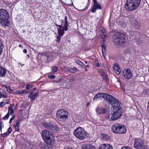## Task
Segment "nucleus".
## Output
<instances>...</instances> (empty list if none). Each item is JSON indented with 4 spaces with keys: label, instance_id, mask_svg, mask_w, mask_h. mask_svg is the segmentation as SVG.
<instances>
[{
    "label": "nucleus",
    "instance_id": "obj_23",
    "mask_svg": "<svg viewBox=\"0 0 149 149\" xmlns=\"http://www.w3.org/2000/svg\"><path fill=\"white\" fill-rule=\"evenodd\" d=\"M15 108V107L14 105L9 107L8 108V113L11 115H13V114L14 113V109Z\"/></svg>",
    "mask_w": 149,
    "mask_h": 149
},
{
    "label": "nucleus",
    "instance_id": "obj_20",
    "mask_svg": "<svg viewBox=\"0 0 149 149\" xmlns=\"http://www.w3.org/2000/svg\"><path fill=\"white\" fill-rule=\"evenodd\" d=\"M82 149H96L95 146L90 144H85L82 146Z\"/></svg>",
    "mask_w": 149,
    "mask_h": 149
},
{
    "label": "nucleus",
    "instance_id": "obj_9",
    "mask_svg": "<svg viewBox=\"0 0 149 149\" xmlns=\"http://www.w3.org/2000/svg\"><path fill=\"white\" fill-rule=\"evenodd\" d=\"M122 116L121 113L113 112V113L108 114L106 116V119L109 121L115 120L119 118Z\"/></svg>",
    "mask_w": 149,
    "mask_h": 149
},
{
    "label": "nucleus",
    "instance_id": "obj_1",
    "mask_svg": "<svg viewBox=\"0 0 149 149\" xmlns=\"http://www.w3.org/2000/svg\"><path fill=\"white\" fill-rule=\"evenodd\" d=\"M141 1V0H127L125 5V8L128 11L134 10L139 6Z\"/></svg>",
    "mask_w": 149,
    "mask_h": 149
},
{
    "label": "nucleus",
    "instance_id": "obj_39",
    "mask_svg": "<svg viewBox=\"0 0 149 149\" xmlns=\"http://www.w3.org/2000/svg\"><path fill=\"white\" fill-rule=\"evenodd\" d=\"M58 34V36L57 37V39L56 40V41L58 42H59L61 40V36H63L60 35L59 34Z\"/></svg>",
    "mask_w": 149,
    "mask_h": 149
},
{
    "label": "nucleus",
    "instance_id": "obj_54",
    "mask_svg": "<svg viewBox=\"0 0 149 149\" xmlns=\"http://www.w3.org/2000/svg\"><path fill=\"white\" fill-rule=\"evenodd\" d=\"M23 52L24 53H26L27 52V51L26 49H24L23 50Z\"/></svg>",
    "mask_w": 149,
    "mask_h": 149
},
{
    "label": "nucleus",
    "instance_id": "obj_62",
    "mask_svg": "<svg viewBox=\"0 0 149 149\" xmlns=\"http://www.w3.org/2000/svg\"><path fill=\"white\" fill-rule=\"evenodd\" d=\"M21 45H19V47H21Z\"/></svg>",
    "mask_w": 149,
    "mask_h": 149
},
{
    "label": "nucleus",
    "instance_id": "obj_11",
    "mask_svg": "<svg viewBox=\"0 0 149 149\" xmlns=\"http://www.w3.org/2000/svg\"><path fill=\"white\" fill-rule=\"evenodd\" d=\"M43 125L46 128L53 132H56L58 129L57 126L53 125L49 123L44 122L43 123Z\"/></svg>",
    "mask_w": 149,
    "mask_h": 149
},
{
    "label": "nucleus",
    "instance_id": "obj_48",
    "mask_svg": "<svg viewBox=\"0 0 149 149\" xmlns=\"http://www.w3.org/2000/svg\"><path fill=\"white\" fill-rule=\"evenodd\" d=\"M32 87V86H30L29 84H27L26 85V89H29L31 87Z\"/></svg>",
    "mask_w": 149,
    "mask_h": 149
},
{
    "label": "nucleus",
    "instance_id": "obj_22",
    "mask_svg": "<svg viewBox=\"0 0 149 149\" xmlns=\"http://www.w3.org/2000/svg\"><path fill=\"white\" fill-rule=\"evenodd\" d=\"M96 111L99 114H103L106 113L107 112V110L105 109L102 108H99L98 107L96 110Z\"/></svg>",
    "mask_w": 149,
    "mask_h": 149
},
{
    "label": "nucleus",
    "instance_id": "obj_61",
    "mask_svg": "<svg viewBox=\"0 0 149 149\" xmlns=\"http://www.w3.org/2000/svg\"><path fill=\"white\" fill-rule=\"evenodd\" d=\"M85 63L86 64H87V61H85Z\"/></svg>",
    "mask_w": 149,
    "mask_h": 149
},
{
    "label": "nucleus",
    "instance_id": "obj_27",
    "mask_svg": "<svg viewBox=\"0 0 149 149\" xmlns=\"http://www.w3.org/2000/svg\"><path fill=\"white\" fill-rule=\"evenodd\" d=\"M12 131V130L11 128L9 127L8 129V131L6 133L2 134L1 135L2 137H5L8 135Z\"/></svg>",
    "mask_w": 149,
    "mask_h": 149
},
{
    "label": "nucleus",
    "instance_id": "obj_34",
    "mask_svg": "<svg viewBox=\"0 0 149 149\" xmlns=\"http://www.w3.org/2000/svg\"><path fill=\"white\" fill-rule=\"evenodd\" d=\"M134 25L135 26V28L136 29L139 28L140 26L139 24L136 21L134 22Z\"/></svg>",
    "mask_w": 149,
    "mask_h": 149
},
{
    "label": "nucleus",
    "instance_id": "obj_33",
    "mask_svg": "<svg viewBox=\"0 0 149 149\" xmlns=\"http://www.w3.org/2000/svg\"><path fill=\"white\" fill-rule=\"evenodd\" d=\"M3 45L1 40H0V55L3 52Z\"/></svg>",
    "mask_w": 149,
    "mask_h": 149
},
{
    "label": "nucleus",
    "instance_id": "obj_3",
    "mask_svg": "<svg viewBox=\"0 0 149 149\" xmlns=\"http://www.w3.org/2000/svg\"><path fill=\"white\" fill-rule=\"evenodd\" d=\"M111 131L114 133L118 134H125L126 128L125 125L118 123L113 125L111 128Z\"/></svg>",
    "mask_w": 149,
    "mask_h": 149
},
{
    "label": "nucleus",
    "instance_id": "obj_55",
    "mask_svg": "<svg viewBox=\"0 0 149 149\" xmlns=\"http://www.w3.org/2000/svg\"><path fill=\"white\" fill-rule=\"evenodd\" d=\"M105 52H102L103 56L104 57V58H105Z\"/></svg>",
    "mask_w": 149,
    "mask_h": 149
},
{
    "label": "nucleus",
    "instance_id": "obj_38",
    "mask_svg": "<svg viewBox=\"0 0 149 149\" xmlns=\"http://www.w3.org/2000/svg\"><path fill=\"white\" fill-rule=\"evenodd\" d=\"M6 88L8 91L10 93H12L13 92V91L11 89L10 86L6 87Z\"/></svg>",
    "mask_w": 149,
    "mask_h": 149
},
{
    "label": "nucleus",
    "instance_id": "obj_43",
    "mask_svg": "<svg viewBox=\"0 0 149 149\" xmlns=\"http://www.w3.org/2000/svg\"><path fill=\"white\" fill-rule=\"evenodd\" d=\"M94 64L97 67H99L100 66V65L97 61H95L94 62Z\"/></svg>",
    "mask_w": 149,
    "mask_h": 149
},
{
    "label": "nucleus",
    "instance_id": "obj_16",
    "mask_svg": "<svg viewBox=\"0 0 149 149\" xmlns=\"http://www.w3.org/2000/svg\"><path fill=\"white\" fill-rule=\"evenodd\" d=\"M39 94L38 92H36L34 94L33 92L31 91L28 96V97L30 98L31 100H35L36 99V98L39 96Z\"/></svg>",
    "mask_w": 149,
    "mask_h": 149
},
{
    "label": "nucleus",
    "instance_id": "obj_46",
    "mask_svg": "<svg viewBox=\"0 0 149 149\" xmlns=\"http://www.w3.org/2000/svg\"><path fill=\"white\" fill-rule=\"evenodd\" d=\"M15 93L17 94H19V95H21V91H20L19 90H17L16 91Z\"/></svg>",
    "mask_w": 149,
    "mask_h": 149
},
{
    "label": "nucleus",
    "instance_id": "obj_47",
    "mask_svg": "<svg viewBox=\"0 0 149 149\" xmlns=\"http://www.w3.org/2000/svg\"><path fill=\"white\" fill-rule=\"evenodd\" d=\"M107 35V33L105 32H104L103 35L102 36V38H105Z\"/></svg>",
    "mask_w": 149,
    "mask_h": 149
},
{
    "label": "nucleus",
    "instance_id": "obj_42",
    "mask_svg": "<svg viewBox=\"0 0 149 149\" xmlns=\"http://www.w3.org/2000/svg\"><path fill=\"white\" fill-rule=\"evenodd\" d=\"M48 77L49 78L52 79H54L56 77L55 76L53 75H48Z\"/></svg>",
    "mask_w": 149,
    "mask_h": 149
},
{
    "label": "nucleus",
    "instance_id": "obj_14",
    "mask_svg": "<svg viewBox=\"0 0 149 149\" xmlns=\"http://www.w3.org/2000/svg\"><path fill=\"white\" fill-rule=\"evenodd\" d=\"M94 5L93 8L91 10L92 13H95L97 9H102L101 5L96 0H93Z\"/></svg>",
    "mask_w": 149,
    "mask_h": 149
},
{
    "label": "nucleus",
    "instance_id": "obj_60",
    "mask_svg": "<svg viewBox=\"0 0 149 149\" xmlns=\"http://www.w3.org/2000/svg\"><path fill=\"white\" fill-rule=\"evenodd\" d=\"M12 121L11 120H10V121H9V123L10 124L12 122Z\"/></svg>",
    "mask_w": 149,
    "mask_h": 149
},
{
    "label": "nucleus",
    "instance_id": "obj_29",
    "mask_svg": "<svg viewBox=\"0 0 149 149\" xmlns=\"http://www.w3.org/2000/svg\"><path fill=\"white\" fill-rule=\"evenodd\" d=\"M101 136L102 138L103 139L107 140L109 139L108 136L106 134H102Z\"/></svg>",
    "mask_w": 149,
    "mask_h": 149
},
{
    "label": "nucleus",
    "instance_id": "obj_13",
    "mask_svg": "<svg viewBox=\"0 0 149 149\" xmlns=\"http://www.w3.org/2000/svg\"><path fill=\"white\" fill-rule=\"evenodd\" d=\"M105 100L108 101V104L111 105H113L115 102H117V100L113 96L109 95L107 94Z\"/></svg>",
    "mask_w": 149,
    "mask_h": 149
},
{
    "label": "nucleus",
    "instance_id": "obj_35",
    "mask_svg": "<svg viewBox=\"0 0 149 149\" xmlns=\"http://www.w3.org/2000/svg\"><path fill=\"white\" fill-rule=\"evenodd\" d=\"M68 79L66 78H62V84L63 86H64V84L67 83L68 81Z\"/></svg>",
    "mask_w": 149,
    "mask_h": 149
},
{
    "label": "nucleus",
    "instance_id": "obj_64",
    "mask_svg": "<svg viewBox=\"0 0 149 149\" xmlns=\"http://www.w3.org/2000/svg\"><path fill=\"white\" fill-rule=\"evenodd\" d=\"M36 88H34V90H36Z\"/></svg>",
    "mask_w": 149,
    "mask_h": 149
},
{
    "label": "nucleus",
    "instance_id": "obj_18",
    "mask_svg": "<svg viewBox=\"0 0 149 149\" xmlns=\"http://www.w3.org/2000/svg\"><path fill=\"white\" fill-rule=\"evenodd\" d=\"M74 80V79L72 78L68 79L67 83L66 85V88L68 89L71 88L72 84Z\"/></svg>",
    "mask_w": 149,
    "mask_h": 149
},
{
    "label": "nucleus",
    "instance_id": "obj_26",
    "mask_svg": "<svg viewBox=\"0 0 149 149\" xmlns=\"http://www.w3.org/2000/svg\"><path fill=\"white\" fill-rule=\"evenodd\" d=\"M113 110L116 111H117V112H120L122 113L121 108L120 106H113Z\"/></svg>",
    "mask_w": 149,
    "mask_h": 149
},
{
    "label": "nucleus",
    "instance_id": "obj_37",
    "mask_svg": "<svg viewBox=\"0 0 149 149\" xmlns=\"http://www.w3.org/2000/svg\"><path fill=\"white\" fill-rule=\"evenodd\" d=\"M9 114L8 113H7L6 115L2 119L3 120H5L6 119H8L9 117Z\"/></svg>",
    "mask_w": 149,
    "mask_h": 149
},
{
    "label": "nucleus",
    "instance_id": "obj_21",
    "mask_svg": "<svg viewBox=\"0 0 149 149\" xmlns=\"http://www.w3.org/2000/svg\"><path fill=\"white\" fill-rule=\"evenodd\" d=\"M54 142H52L51 143H47V144L44 145L41 147L42 149H53V147L52 146Z\"/></svg>",
    "mask_w": 149,
    "mask_h": 149
},
{
    "label": "nucleus",
    "instance_id": "obj_52",
    "mask_svg": "<svg viewBox=\"0 0 149 149\" xmlns=\"http://www.w3.org/2000/svg\"><path fill=\"white\" fill-rule=\"evenodd\" d=\"M89 67V65H86L85 68V71H87V68H88Z\"/></svg>",
    "mask_w": 149,
    "mask_h": 149
},
{
    "label": "nucleus",
    "instance_id": "obj_8",
    "mask_svg": "<svg viewBox=\"0 0 149 149\" xmlns=\"http://www.w3.org/2000/svg\"><path fill=\"white\" fill-rule=\"evenodd\" d=\"M68 111L64 109L58 110L56 113V116L58 119L60 121H65L68 117Z\"/></svg>",
    "mask_w": 149,
    "mask_h": 149
},
{
    "label": "nucleus",
    "instance_id": "obj_24",
    "mask_svg": "<svg viewBox=\"0 0 149 149\" xmlns=\"http://www.w3.org/2000/svg\"><path fill=\"white\" fill-rule=\"evenodd\" d=\"M6 73V71L5 69L0 66V77L5 76Z\"/></svg>",
    "mask_w": 149,
    "mask_h": 149
},
{
    "label": "nucleus",
    "instance_id": "obj_58",
    "mask_svg": "<svg viewBox=\"0 0 149 149\" xmlns=\"http://www.w3.org/2000/svg\"><path fill=\"white\" fill-rule=\"evenodd\" d=\"M102 65L104 67H105V68L106 67V65H105V64H104V63H103Z\"/></svg>",
    "mask_w": 149,
    "mask_h": 149
},
{
    "label": "nucleus",
    "instance_id": "obj_36",
    "mask_svg": "<svg viewBox=\"0 0 149 149\" xmlns=\"http://www.w3.org/2000/svg\"><path fill=\"white\" fill-rule=\"evenodd\" d=\"M102 52H105L106 47L105 45L103 44L101 45Z\"/></svg>",
    "mask_w": 149,
    "mask_h": 149
},
{
    "label": "nucleus",
    "instance_id": "obj_6",
    "mask_svg": "<svg viewBox=\"0 0 149 149\" xmlns=\"http://www.w3.org/2000/svg\"><path fill=\"white\" fill-rule=\"evenodd\" d=\"M42 136L46 143H51L54 141V138L52 133L47 130H44L42 132Z\"/></svg>",
    "mask_w": 149,
    "mask_h": 149
},
{
    "label": "nucleus",
    "instance_id": "obj_25",
    "mask_svg": "<svg viewBox=\"0 0 149 149\" xmlns=\"http://www.w3.org/2000/svg\"><path fill=\"white\" fill-rule=\"evenodd\" d=\"M20 121L19 120H16L15 122V125L14 126L15 129L16 131H19V129Z\"/></svg>",
    "mask_w": 149,
    "mask_h": 149
},
{
    "label": "nucleus",
    "instance_id": "obj_56",
    "mask_svg": "<svg viewBox=\"0 0 149 149\" xmlns=\"http://www.w3.org/2000/svg\"><path fill=\"white\" fill-rule=\"evenodd\" d=\"M64 149H72V148H68V147H65L64 148Z\"/></svg>",
    "mask_w": 149,
    "mask_h": 149
},
{
    "label": "nucleus",
    "instance_id": "obj_31",
    "mask_svg": "<svg viewBox=\"0 0 149 149\" xmlns=\"http://www.w3.org/2000/svg\"><path fill=\"white\" fill-rule=\"evenodd\" d=\"M69 72L70 73H75L77 71V68L75 67L73 68H70Z\"/></svg>",
    "mask_w": 149,
    "mask_h": 149
},
{
    "label": "nucleus",
    "instance_id": "obj_28",
    "mask_svg": "<svg viewBox=\"0 0 149 149\" xmlns=\"http://www.w3.org/2000/svg\"><path fill=\"white\" fill-rule=\"evenodd\" d=\"M6 93L5 91H3L2 92L0 91V98L1 97L4 98H6L7 97Z\"/></svg>",
    "mask_w": 149,
    "mask_h": 149
},
{
    "label": "nucleus",
    "instance_id": "obj_17",
    "mask_svg": "<svg viewBox=\"0 0 149 149\" xmlns=\"http://www.w3.org/2000/svg\"><path fill=\"white\" fill-rule=\"evenodd\" d=\"M112 68L114 72H116L117 74H120L121 70L118 65L117 64L114 63Z\"/></svg>",
    "mask_w": 149,
    "mask_h": 149
},
{
    "label": "nucleus",
    "instance_id": "obj_51",
    "mask_svg": "<svg viewBox=\"0 0 149 149\" xmlns=\"http://www.w3.org/2000/svg\"><path fill=\"white\" fill-rule=\"evenodd\" d=\"M70 68H65V70L66 71L68 72H69V70Z\"/></svg>",
    "mask_w": 149,
    "mask_h": 149
},
{
    "label": "nucleus",
    "instance_id": "obj_40",
    "mask_svg": "<svg viewBox=\"0 0 149 149\" xmlns=\"http://www.w3.org/2000/svg\"><path fill=\"white\" fill-rule=\"evenodd\" d=\"M55 82L56 83H62V78L60 79H57V80H55Z\"/></svg>",
    "mask_w": 149,
    "mask_h": 149
},
{
    "label": "nucleus",
    "instance_id": "obj_5",
    "mask_svg": "<svg viewBox=\"0 0 149 149\" xmlns=\"http://www.w3.org/2000/svg\"><path fill=\"white\" fill-rule=\"evenodd\" d=\"M74 134L78 139L81 140L84 139L88 137L87 133L80 127H78L74 131Z\"/></svg>",
    "mask_w": 149,
    "mask_h": 149
},
{
    "label": "nucleus",
    "instance_id": "obj_19",
    "mask_svg": "<svg viewBox=\"0 0 149 149\" xmlns=\"http://www.w3.org/2000/svg\"><path fill=\"white\" fill-rule=\"evenodd\" d=\"M98 149H112V147L109 144H102Z\"/></svg>",
    "mask_w": 149,
    "mask_h": 149
},
{
    "label": "nucleus",
    "instance_id": "obj_32",
    "mask_svg": "<svg viewBox=\"0 0 149 149\" xmlns=\"http://www.w3.org/2000/svg\"><path fill=\"white\" fill-rule=\"evenodd\" d=\"M76 62L79 64V65H80L81 67H84L85 65L81 61H80L79 60H77L76 61Z\"/></svg>",
    "mask_w": 149,
    "mask_h": 149
},
{
    "label": "nucleus",
    "instance_id": "obj_30",
    "mask_svg": "<svg viewBox=\"0 0 149 149\" xmlns=\"http://www.w3.org/2000/svg\"><path fill=\"white\" fill-rule=\"evenodd\" d=\"M58 68L57 66H54L52 67V71L53 73L57 72L58 70Z\"/></svg>",
    "mask_w": 149,
    "mask_h": 149
},
{
    "label": "nucleus",
    "instance_id": "obj_59",
    "mask_svg": "<svg viewBox=\"0 0 149 149\" xmlns=\"http://www.w3.org/2000/svg\"><path fill=\"white\" fill-rule=\"evenodd\" d=\"M129 52V51L128 50L127 51H126L125 52L126 53H127Z\"/></svg>",
    "mask_w": 149,
    "mask_h": 149
},
{
    "label": "nucleus",
    "instance_id": "obj_57",
    "mask_svg": "<svg viewBox=\"0 0 149 149\" xmlns=\"http://www.w3.org/2000/svg\"><path fill=\"white\" fill-rule=\"evenodd\" d=\"M147 109L149 112V103L148 104V106L147 107Z\"/></svg>",
    "mask_w": 149,
    "mask_h": 149
},
{
    "label": "nucleus",
    "instance_id": "obj_53",
    "mask_svg": "<svg viewBox=\"0 0 149 149\" xmlns=\"http://www.w3.org/2000/svg\"><path fill=\"white\" fill-rule=\"evenodd\" d=\"M15 116L13 115L12 116V118L10 119V120H11L13 121V120L14 119H15Z\"/></svg>",
    "mask_w": 149,
    "mask_h": 149
},
{
    "label": "nucleus",
    "instance_id": "obj_15",
    "mask_svg": "<svg viewBox=\"0 0 149 149\" xmlns=\"http://www.w3.org/2000/svg\"><path fill=\"white\" fill-rule=\"evenodd\" d=\"M107 94L106 93H100L97 94L94 97L93 99V100H95L96 99H102V98L106 99Z\"/></svg>",
    "mask_w": 149,
    "mask_h": 149
},
{
    "label": "nucleus",
    "instance_id": "obj_12",
    "mask_svg": "<svg viewBox=\"0 0 149 149\" xmlns=\"http://www.w3.org/2000/svg\"><path fill=\"white\" fill-rule=\"evenodd\" d=\"M123 75L127 79H130L132 76V74L131 70L129 69H125L123 70Z\"/></svg>",
    "mask_w": 149,
    "mask_h": 149
},
{
    "label": "nucleus",
    "instance_id": "obj_4",
    "mask_svg": "<svg viewBox=\"0 0 149 149\" xmlns=\"http://www.w3.org/2000/svg\"><path fill=\"white\" fill-rule=\"evenodd\" d=\"M68 22L67 16H65L64 20H61V25H59L56 24V26L58 27L57 28L58 32V34L60 35L63 36L64 33V31H67L68 30Z\"/></svg>",
    "mask_w": 149,
    "mask_h": 149
},
{
    "label": "nucleus",
    "instance_id": "obj_45",
    "mask_svg": "<svg viewBox=\"0 0 149 149\" xmlns=\"http://www.w3.org/2000/svg\"><path fill=\"white\" fill-rule=\"evenodd\" d=\"M3 127V124L2 122L0 123V129L1 131L2 130V128Z\"/></svg>",
    "mask_w": 149,
    "mask_h": 149
},
{
    "label": "nucleus",
    "instance_id": "obj_50",
    "mask_svg": "<svg viewBox=\"0 0 149 149\" xmlns=\"http://www.w3.org/2000/svg\"><path fill=\"white\" fill-rule=\"evenodd\" d=\"M121 149H131L130 148L126 146H124Z\"/></svg>",
    "mask_w": 149,
    "mask_h": 149
},
{
    "label": "nucleus",
    "instance_id": "obj_41",
    "mask_svg": "<svg viewBox=\"0 0 149 149\" xmlns=\"http://www.w3.org/2000/svg\"><path fill=\"white\" fill-rule=\"evenodd\" d=\"M113 106H120V102H119L118 100H117V102H115V103L113 105H112Z\"/></svg>",
    "mask_w": 149,
    "mask_h": 149
},
{
    "label": "nucleus",
    "instance_id": "obj_49",
    "mask_svg": "<svg viewBox=\"0 0 149 149\" xmlns=\"http://www.w3.org/2000/svg\"><path fill=\"white\" fill-rule=\"evenodd\" d=\"M26 93H27V92L26 91H25V90H24L21 91V95H23V94H26Z\"/></svg>",
    "mask_w": 149,
    "mask_h": 149
},
{
    "label": "nucleus",
    "instance_id": "obj_63",
    "mask_svg": "<svg viewBox=\"0 0 149 149\" xmlns=\"http://www.w3.org/2000/svg\"><path fill=\"white\" fill-rule=\"evenodd\" d=\"M19 65H20L21 64V63H19Z\"/></svg>",
    "mask_w": 149,
    "mask_h": 149
},
{
    "label": "nucleus",
    "instance_id": "obj_7",
    "mask_svg": "<svg viewBox=\"0 0 149 149\" xmlns=\"http://www.w3.org/2000/svg\"><path fill=\"white\" fill-rule=\"evenodd\" d=\"M126 42V37L123 33H120L117 35L114 39L113 42L116 45H121Z\"/></svg>",
    "mask_w": 149,
    "mask_h": 149
},
{
    "label": "nucleus",
    "instance_id": "obj_2",
    "mask_svg": "<svg viewBox=\"0 0 149 149\" xmlns=\"http://www.w3.org/2000/svg\"><path fill=\"white\" fill-rule=\"evenodd\" d=\"M9 16L8 12L2 9H0V24L2 26H8L9 23L8 21Z\"/></svg>",
    "mask_w": 149,
    "mask_h": 149
},
{
    "label": "nucleus",
    "instance_id": "obj_10",
    "mask_svg": "<svg viewBox=\"0 0 149 149\" xmlns=\"http://www.w3.org/2000/svg\"><path fill=\"white\" fill-rule=\"evenodd\" d=\"M143 141L141 139H135L134 146V148L137 149H141L143 147Z\"/></svg>",
    "mask_w": 149,
    "mask_h": 149
},
{
    "label": "nucleus",
    "instance_id": "obj_44",
    "mask_svg": "<svg viewBox=\"0 0 149 149\" xmlns=\"http://www.w3.org/2000/svg\"><path fill=\"white\" fill-rule=\"evenodd\" d=\"M5 102L2 101L0 103V107H2L5 105Z\"/></svg>",
    "mask_w": 149,
    "mask_h": 149
}]
</instances>
